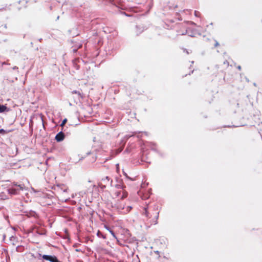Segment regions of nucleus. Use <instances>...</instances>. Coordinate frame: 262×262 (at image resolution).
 I'll return each mask as SVG.
<instances>
[{
	"instance_id": "nucleus-1",
	"label": "nucleus",
	"mask_w": 262,
	"mask_h": 262,
	"mask_svg": "<svg viewBox=\"0 0 262 262\" xmlns=\"http://www.w3.org/2000/svg\"><path fill=\"white\" fill-rule=\"evenodd\" d=\"M112 207L115 210L121 214L127 213L132 209L131 206H128L125 207L124 204L119 200L114 205H112Z\"/></svg>"
},
{
	"instance_id": "nucleus-2",
	"label": "nucleus",
	"mask_w": 262,
	"mask_h": 262,
	"mask_svg": "<svg viewBox=\"0 0 262 262\" xmlns=\"http://www.w3.org/2000/svg\"><path fill=\"white\" fill-rule=\"evenodd\" d=\"M24 189V185H17V184H14L11 187L7 189V192L10 195H17L19 193L20 190H23Z\"/></svg>"
},
{
	"instance_id": "nucleus-3",
	"label": "nucleus",
	"mask_w": 262,
	"mask_h": 262,
	"mask_svg": "<svg viewBox=\"0 0 262 262\" xmlns=\"http://www.w3.org/2000/svg\"><path fill=\"white\" fill-rule=\"evenodd\" d=\"M55 189L59 194H61L64 195V198L62 199V201L66 202L68 200L70 199L69 197H67V196L64 195L66 194V193H67V191L68 189V187L64 185H57L55 187Z\"/></svg>"
},
{
	"instance_id": "nucleus-4",
	"label": "nucleus",
	"mask_w": 262,
	"mask_h": 262,
	"mask_svg": "<svg viewBox=\"0 0 262 262\" xmlns=\"http://www.w3.org/2000/svg\"><path fill=\"white\" fill-rule=\"evenodd\" d=\"M127 192L122 188L121 190L115 191L114 196L116 198H120L121 199H123L127 197Z\"/></svg>"
},
{
	"instance_id": "nucleus-5",
	"label": "nucleus",
	"mask_w": 262,
	"mask_h": 262,
	"mask_svg": "<svg viewBox=\"0 0 262 262\" xmlns=\"http://www.w3.org/2000/svg\"><path fill=\"white\" fill-rule=\"evenodd\" d=\"M42 258L51 262H59L57 257L55 256L43 255Z\"/></svg>"
},
{
	"instance_id": "nucleus-6",
	"label": "nucleus",
	"mask_w": 262,
	"mask_h": 262,
	"mask_svg": "<svg viewBox=\"0 0 262 262\" xmlns=\"http://www.w3.org/2000/svg\"><path fill=\"white\" fill-rule=\"evenodd\" d=\"M65 136L62 132H60L55 136V140L57 142H61L64 139Z\"/></svg>"
},
{
	"instance_id": "nucleus-7",
	"label": "nucleus",
	"mask_w": 262,
	"mask_h": 262,
	"mask_svg": "<svg viewBox=\"0 0 262 262\" xmlns=\"http://www.w3.org/2000/svg\"><path fill=\"white\" fill-rule=\"evenodd\" d=\"M7 190L6 192H2L0 193V200H5L9 199Z\"/></svg>"
},
{
	"instance_id": "nucleus-8",
	"label": "nucleus",
	"mask_w": 262,
	"mask_h": 262,
	"mask_svg": "<svg viewBox=\"0 0 262 262\" xmlns=\"http://www.w3.org/2000/svg\"><path fill=\"white\" fill-rule=\"evenodd\" d=\"M189 30H190L189 29H185V30L183 32H178L179 35H185V34H187L190 36H192V37L194 36L195 34V33H189Z\"/></svg>"
},
{
	"instance_id": "nucleus-9",
	"label": "nucleus",
	"mask_w": 262,
	"mask_h": 262,
	"mask_svg": "<svg viewBox=\"0 0 262 262\" xmlns=\"http://www.w3.org/2000/svg\"><path fill=\"white\" fill-rule=\"evenodd\" d=\"M72 93L73 94H77L78 96V99H80V98H82V96L81 95V94L79 91H73L72 92Z\"/></svg>"
},
{
	"instance_id": "nucleus-10",
	"label": "nucleus",
	"mask_w": 262,
	"mask_h": 262,
	"mask_svg": "<svg viewBox=\"0 0 262 262\" xmlns=\"http://www.w3.org/2000/svg\"><path fill=\"white\" fill-rule=\"evenodd\" d=\"M105 228L110 232V233H111V234L115 238L117 239V237L113 230H112L109 227L106 226H105Z\"/></svg>"
},
{
	"instance_id": "nucleus-11",
	"label": "nucleus",
	"mask_w": 262,
	"mask_h": 262,
	"mask_svg": "<svg viewBox=\"0 0 262 262\" xmlns=\"http://www.w3.org/2000/svg\"><path fill=\"white\" fill-rule=\"evenodd\" d=\"M6 109V107L0 104V113L4 112Z\"/></svg>"
},
{
	"instance_id": "nucleus-12",
	"label": "nucleus",
	"mask_w": 262,
	"mask_h": 262,
	"mask_svg": "<svg viewBox=\"0 0 262 262\" xmlns=\"http://www.w3.org/2000/svg\"><path fill=\"white\" fill-rule=\"evenodd\" d=\"M144 210H145V212H144V214L145 215L148 217V218H150V216H149V213H148L147 209L146 208H144Z\"/></svg>"
},
{
	"instance_id": "nucleus-13",
	"label": "nucleus",
	"mask_w": 262,
	"mask_h": 262,
	"mask_svg": "<svg viewBox=\"0 0 262 262\" xmlns=\"http://www.w3.org/2000/svg\"><path fill=\"white\" fill-rule=\"evenodd\" d=\"M97 235L99 236V237H102L103 238H105V236H104L101 232H100L99 231H98L97 232Z\"/></svg>"
},
{
	"instance_id": "nucleus-14",
	"label": "nucleus",
	"mask_w": 262,
	"mask_h": 262,
	"mask_svg": "<svg viewBox=\"0 0 262 262\" xmlns=\"http://www.w3.org/2000/svg\"><path fill=\"white\" fill-rule=\"evenodd\" d=\"M109 180H110V179H109L108 177H105V179H103V180H102V181H103L104 183H108Z\"/></svg>"
},
{
	"instance_id": "nucleus-15",
	"label": "nucleus",
	"mask_w": 262,
	"mask_h": 262,
	"mask_svg": "<svg viewBox=\"0 0 262 262\" xmlns=\"http://www.w3.org/2000/svg\"><path fill=\"white\" fill-rule=\"evenodd\" d=\"M194 15L196 17H200V13L199 11H195L194 12Z\"/></svg>"
},
{
	"instance_id": "nucleus-16",
	"label": "nucleus",
	"mask_w": 262,
	"mask_h": 262,
	"mask_svg": "<svg viewBox=\"0 0 262 262\" xmlns=\"http://www.w3.org/2000/svg\"><path fill=\"white\" fill-rule=\"evenodd\" d=\"M67 119H64V120L62 121V123H61V125H61V126H63L65 124V123L67 122Z\"/></svg>"
},
{
	"instance_id": "nucleus-17",
	"label": "nucleus",
	"mask_w": 262,
	"mask_h": 262,
	"mask_svg": "<svg viewBox=\"0 0 262 262\" xmlns=\"http://www.w3.org/2000/svg\"><path fill=\"white\" fill-rule=\"evenodd\" d=\"M85 193L84 192H83V191H80L79 192L78 194L80 196H83V194H85Z\"/></svg>"
},
{
	"instance_id": "nucleus-18",
	"label": "nucleus",
	"mask_w": 262,
	"mask_h": 262,
	"mask_svg": "<svg viewBox=\"0 0 262 262\" xmlns=\"http://www.w3.org/2000/svg\"><path fill=\"white\" fill-rule=\"evenodd\" d=\"M99 186L101 188H104L105 187V186L104 185H103L102 183H100L99 184Z\"/></svg>"
},
{
	"instance_id": "nucleus-19",
	"label": "nucleus",
	"mask_w": 262,
	"mask_h": 262,
	"mask_svg": "<svg viewBox=\"0 0 262 262\" xmlns=\"http://www.w3.org/2000/svg\"><path fill=\"white\" fill-rule=\"evenodd\" d=\"M6 132L4 129H0V134H5Z\"/></svg>"
},
{
	"instance_id": "nucleus-20",
	"label": "nucleus",
	"mask_w": 262,
	"mask_h": 262,
	"mask_svg": "<svg viewBox=\"0 0 262 262\" xmlns=\"http://www.w3.org/2000/svg\"><path fill=\"white\" fill-rule=\"evenodd\" d=\"M158 216H159V212H157L156 213V216H155V217H156V220L158 219Z\"/></svg>"
},
{
	"instance_id": "nucleus-21",
	"label": "nucleus",
	"mask_w": 262,
	"mask_h": 262,
	"mask_svg": "<svg viewBox=\"0 0 262 262\" xmlns=\"http://www.w3.org/2000/svg\"><path fill=\"white\" fill-rule=\"evenodd\" d=\"M122 149H117V151L116 152V154L122 151Z\"/></svg>"
},
{
	"instance_id": "nucleus-22",
	"label": "nucleus",
	"mask_w": 262,
	"mask_h": 262,
	"mask_svg": "<svg viewBox=\"0 0 262 262\" xmlns=\"http://www.w3.org/2000/svg\"><path fill=\"white\" fill-rule=\"evenodd\" d=\"M219 45V43H218L217 41H216V42H215V47H217V46H218Z\"/></svg>"
},
{
	"instance_id": "nucleus-23",
	"label": "nucleus",
	"mask_w": 262,
	"mask_h": 262,
	"mask_svg": "<svg viewBox=\"0 0 262 262\" xmlns=\"http://www.w3.org/2000/svg\"><path fill=\"white\" fill-rule=\"evenodd\" d=\"M184 51H185V52H186V53L187 54H189V52H188L187 50H186V49H185V50H184Z\"/></svg>"
},
{
	"instance_id": "nucleus-24",
	"label": "nucleus",
	"mask_w": 262,
	"mask_h": 262,
	"mask_svg": "<svg viewBox=\"0 0 262 262\" xmlns=\"http://www.w3.org/2000/svg\"><path fill=\"white\" fill-rule=\"evenodd\" d=\"M145 184H142L141 187H144V186H145Z\"/></svg>"
},
{
	"instance_id": "nucleus-25",
	"label": "nucleus",
	"mask_w": 262,
	"mask_h": 262,
	"mask_svg": "<svg viewBox=\"0 0 262 262\" xmlns=\"http://www.w3.org/2000/svg\"><path fill=\"white\" fill-rule=\"evenodd\" d=\"M237 68H238L239 70H241V66H238Z\"/></svg>"
},
{
	"instance_id": "nucleus-26",
	"label": "nucleus",
	"mask_w": 262,
	"mask_h": 262,
	"mask_svg": "<svg viewBox=\"0 0 262 262\" xmlns=\"http://www.w3.org/2000/svg\"><path fill=\"white\" fill-rule=\"evenodd\" d=\"M133 136V135H130V136H128L127 138L128 139L129 137H132V136Z\"/></svg>"
},
{
	"instance_id": "nucleus-27",
	"label": "nucleus",
	"mask_w": 262,
	"mask_h": 262,
	"mask_svg": "<svg viewBox=\"0 0 262 262\" xmlns=\"http://www.w3.org/2000/svg\"><path fill=\"white\" fill-rule=\"evenodd\" d=\"M155 224H157V221L155 222V223H154Z\"/></svg>"
}]
</instances>
